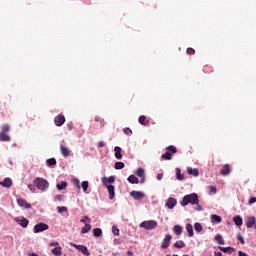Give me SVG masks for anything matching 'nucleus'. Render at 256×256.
I'll list each match as a JSON object with an SVG mask.
<instances>
[{"label":"nucleus","instance_id":"nucleus-1","mask_svg":"<svg viewBox=\"0 0 256 256\" xmlns=\"http://www.w3.org/2000/svg\"><path fill=\"white\" fill-rule=\"evenodd\" d=\"M182 207H187V205H199V195L197 193H191L185 195L180 201Z\"/></svg>","mask_w":256,"mask_h":256},{"label":"nucleus","instance_id":"nucleus-2","mask_svg":"<svg viewBox=\"0 0 256 256\" xmlns=\"http://www.w3.org/2000/svg\"><path fill=\"white\" fill-rule=\"evenodd\" d=\"M33 185H35L39 191L45 193L49 189V181L45 178L37 177L33 180Z\"/></svg>","mask_w":256,"mask_h":256},{"label":"nucleus","instance_id":"nucleus-3","mask_svg":"<svg viewBox=\"0 0 256 256\" xmlns=\"http://www.w3.org/2000/svg\"><path fill=\"white\" fill-rule=\"evenodd\" d=\"M11 130V126L9 124H3L1 126V131H0V141H11V136L8 135L9 131Z\"/></svg>","mask_w":256,"mask_h":256},{"label":"nucleus","instance_id":"nucleus-4","mask_svg":"<svg viewBox=\"0 0 256 256\" xmlns=\"http://www.w3.org/2000/svg\"><path fill=\"white\" fill-rule=\"evenodd\" d=\"M157 225H158L157 221L147 220L140 223L139 227H141V229H146V231H152V229H155Z\"/></svg>","mask_w":256,"mask_h":256},{"label":"nucleus","instance_id":"nucleus-5","mask_svg":"<svg viewBox=\"0 0 256 256\" xmlns=\"http://www.w3.org/2000/svg\"><path fill=\"white\" fill-rule=\"evenodd\" d=\"M177 153V148L175 146H168L166 148V152L162 154V159H165L166 161H171V155Z\"/></svg>","mask_w":256,"mask_h":256},{"label":"nucleus","instance_id":"nucleus-6","mask_svg":"<svg viewBox=\"0 0 256 256\" xmlns=\"http://www.w3.org/2000/svg\"><path fill=\"white\" fill-rule=\"evenodd\" d=\"M70 246L71 247H75V249H77V251H80L82 255H86V256L91 255V253L89 252V249L87 248V246L77 245V244H75L73 242H70Z\"/></svg>","mask_w":256,"mask_h":256},{"label":"nucleus","instance_id":"nucleus-7","mask_svg":"<svg viewBox=\"0 0 256 256\" xmlns=\"http://www.w3.org/2000/svg\"><path fill=\"white\" fill-rule=\"evenodd\" d=\"M49 229V225L41 222L34 226L33 231L34 233H43V231H47Z\"/></svg>","mask_w":256,"mask_h":256},{"label":"nucleus","instance_id":"nucleus-8","mask_svg":"<svg viewBox=\"0 0 256 256\" xmlns=\"http://www.w3.org/2000/svg\"><path fill=\"white\" fill-rule=\"evenodd\" d=\"M15 221L18 225H20V227H23L24 229H26V227L29 225V220L23 216L16 217Z\"/></svg>","mask_w":256,"mask_h":256},{"label":"nucleus","instance_id":"nucleus-9","mask_svg":"<svg viewBox=\"0 0 256 256\" xmlns=\"http://www.w3.org/2000/svg\"><path fill=\"white\" fill-rule=\"evenodd\" d=\"M101 181H102L104 187H110V186H112L111 183H113L115 181V176L102 177Z\"/></svg>","mask_w":256,"mask_h":256},{"label":"nucleus","instance_id":"nucleus-10","mask_svg":"<svg viewBox=\"0 0 256 256\" xmlns=\"http://www.w3.org/2000/svg\"><path fill=\"white\" fill-rule=\"evenodd\" d=\"M130 195L135 201H139L140 199H145V194H143V192L141 191H132L130 192Z\"/></svg>","mask_w":256,"mask_h":256},{"label":"nucleus","instance_id":"nucleus-11","mask_svg":"<svg viewBox=\"0 0 256 256\" xmlns=\"http://www.w3.org/2000/svg\"><path fill=\"white\" fill-rule=\"evenodd\" d=\"M17 203L22 209H31V204H29L27 200L23 198H18Z\"/></svg>","mask_w":256,"mask_h":256},{"label":"nucleus","instance_id":"nucleus-12","mask_svg":"<svg viewBox=\"0 0 256 256\" xmlns=\"http://www.w3.org/2000/svg\"><path fill=\"white\" fill-rule=\"evenodd\" d=\"M171 239H173V237L169 234H167L165 236V238L163 239V242H162V249H167V247H169V245H171Z\"/></svg>","mask_w":256,"mask_h":256},{"label":"nucleus","instance_id":"nucleus-13","mask_svg":"<svg viewBox=\"0 0 256 256\" xmlns=\"http://www.w3.org/2000/svg\"><path fill=\"white\" fill-rule=\"evenodd\" d=\"M54 123L57 127H61L65 123V116L58 115L54 118Z\"/></svg>","mask_w":256,"mask_h":256},{"label":"nucleus","instance_id":"nucleus-14","mask_svg":"<svg viewBox=\"0 0 256 256\" xmlns=\"http://www.w3.org/2000/svg\"><path fill=\"white\" fill-rule=\"evenodd\" d=\"M165 205L168 209H173L175 205H177V199L170 197L167 199V202Z\"/></svg>","mask_w":256,"mask_h":256},{"label":"nucleus","instance_id":"nucleus-15","mask_svg":"<svg viewBox=\"0 0 256 256\" xmlns=\"http://www.w3.org/2000/svg\"><path fill=\"white\" fill-rule=\"evenodd\" d=\"M253 225H256V219L255 216H250L246 220V227L247 229H251Z\"/></svg>","mask_w":256,"mask_h":256},{"label":"nucleus","instance_id":"nucleus-16","mask_svg":"<svg viewBox=\"0 0 256 256\" xmlns=\"http://www.w3.org/2000/svg\"><path fill=\"white\" fill-rule=\"evenodd\" d=\"M13 185V180L11 178H5L3 181H0L1 187H6L9 189Z\"/></svg>","mask_w":256,"mask_h":256},{"label":"nucleus","instance_id":"nucleus-17","mask_svg":"<svg viewBox=\"0 0 256 256\" xmlns=\"http://www.w3.org/2000/svg\"><path fill=\"white\" fill-rule=\"evenodd\" d=\"M51 253L54 256H61L63 255V248L61 246H57L51 250Z\"/></svg>","mask_w":256,"mask_h":256},{"label":"nucleus","instance_id":"nucleus-18","mask_svg":"<svg viewBox=\"0 0 256 256\" xmlns=\"http://www.w3.org/2000/svg\"><path fill=\"white\" fill-rule=\"evenodd\" d=\"M187 173H188V175H193V177H199V169H197V168L188 167Z\"/></svg>","mask_w":256,"mask_h":256},{"label":"nucleus","instance_id":"nucleus-19","mask_svg":"<svg viewBox=\"0 0 256 256\" xmlns=\"http://www.w3.org/2000/svg\"><path fill=\"white\" fill-rule=\"evenodd\" d=\"M106 189L109 193V199H114L115 198V186H106Z\"/></svg>","mask_w":256,"mask_h":256},{"label":"nucleus","instance_id":"nucleus-20","mask_svg":"<svg viewBox=\"0 0 256 256\" xmlns=\"http://www.w3.org/2000/svg\"><path fill=\"white\" fill-rule=\"evenodd\" d=\"M60 150L63 157H69V155H71V150H69L66 146L60 145Z\"/></svg>","mask_w":256,"mask_h":256},{"label":"nucleus","instance_id":"nucleus-21","mask_svg":"<svg viewBox=\"0 0 256 256\" xmlns=\"http://www.w3.org/2000/svg\"><path fill=\"white\" fill-rule=\"evenodd\" d=\"M229 173H231V168L229 167L228 164H225V165L222 167V169H221V171H220V174L225 176V175H229Z\"/></svg>","mask_w":256,"mask_h":256},{"label":"nucleus","instance_id":"nucleus-22","mask_svg":"<svg viewBox=\"0 0 256 256\" xmlns=\"http://www.w3.org/2000/svg\"><path fill=\"white\" fill-rule=\"evenodd\" d=\"M128 183H131L132 185H137L139 183V178H137L135 175H130L127 178Z\"/></svg>","mask_w":256,"mask_h":256},{"label":"nucleus","instance_id":"nucleus-23","mask_svg":"<svg viewBox=\"0 0 256 256\" xmlns=\"http://www.w3.org/2000/svg\"><path fill=\"white\" fill-rule=\"evenodd\" d=\"M233 222L235 223V225L237 227H241V225H243V218H241V216L237 215L233 217Z\"/></svg>","mask_w":256,"mask_h":256},{"label":"nucleus","instance_id":"nucleus-24","mask_svg":"<svg viewBox=\"0 0 256 256\" xmlns=\"http://www.w3.org/2000/svg\"><path fill=\"white\" fill-rule=\"evenodd\" d=\"M114 155H115L116 159H122L123 158V155L121 154V147L116 146L114 148Z\"/></svg>","mask_w":256,"mask_h":256},{"label":"nucleus","instance_id":"nucleus-25","mask_svg":"<svg viewBox=\"0 0 256 256\" xmlns=\"http://www.w3.org/2000/svg\"><path fill=\"white\" fill-rule=\"evenodd\" d=\"M214 239L218 245H225V240H223V236H221V234H216Z\"/></svg>","mask_w":256,"mask_h":256},{"label":"nucleus","instance_id":"nucleus-26","mask_svg":"<svg viewBox=\"0 0 256 256\" xmlns=\"http://www.w3.org/2000/svg\"><path fill=\"white\" fill-rule=\"evenodd\" d=\"M176 178L178 181H185V175L181 174V169L176 168Z\"/></svg>","mask_w":256,"mask_h":256},{"label":"nucleus","instance_id":"nucleus-27","mask_svg":"<svg viewBox=\"0 0 256 256\" xmlns=\"http://www.w3.org/2000/svg\"><path fill=\"white\" fill-rule=\"evenodd\" d=\"M173 231L175 235H181L183 233V227H181L180 225H175L173 227Z\"/></svg>","mask_w":256,"mask_h":256},{"label":"nucleus","instance_id":"nucleus-28","mask_svg":"<svg viewBox=\"0 0 256 256\" xmlns=\"http://www.w3.org/2000/svg\"><path fill=\"white\" fill-rule=\"evenodd\" d=\"M56 188L58 189V191H63L67 189V183L65 181H62L61 183H58L56 185Z\"/></svg>","mask_w":256,"mask_h":256},{"label":"nucleus","instance_id":"nucleus-29","mask_svg":"<svg viewBox=\"0 0 256 256\" xmlns=\"http://www.w3.org/2000/svg\"><path fill=\"white\" fill-rule=\"evenodd\" d=\"M210 219L212 223H221L222 221L221 216H217L215 214L211 215Z\"/></svg>","mask_w":256,"mask_h":256},{"label":"nucleus","instance_id":"nucleus-30","mask_svg":"<svg viewBox=\"0 0 256 256\" xmlns=\"http://www.w3.org/2000/svg\"><path fill=\"white\" fill-rule=\"evenodd\" d=\"M186 231H187L189 237H193V235H194V233H193V225L186 224Z\"/></svg>","mask_w":256,"mask_h":256},{"label":"nucleus","instance_id":"nucleus-31","mask_svg":"<svg viewBox=\"0 0 256 256\" xmlns=\"http://www.w3.org/2000/svg\"><path fill=\"white\" fill-rule=\"evenodd\" d=\"M80 223H84V225H91V218H89V216H83Z\"/></svg>","mask_w":256,"mask_h":256},{"label":"nucleus","instance_id":"nucleus-32","mask_svg":"<svg viewBox=\"0 0 256 256\" xmlns=\"http://www.w3.org/2000/svg\"><path fill=\"white\" fill-rule=\"evenodd\" d=\"M93 235L94 237H101V235H103V230H101L100 228H94Z\"/></svg>","mask_w":256,"mask_h":256},{"label":"nucleus","instance_id":"nucleus-33","mask_svg":"<svg viewBox=\"0 0 256 256\" xmlns=\"http://www.w3.org/2000/svg\"><path fill=\"white\" fill-rule=\"evenodd\" d=\"M174 247L176 249H183V247H185V242L178 240L176 243H174Z\"/></svg>","mask_w":256,"mask_h":256},{"label":"nucleus","instance_id":"nucleus-34","mask_svg":"<svg viewBox=\"0 0 256 256\" xmlns=\"http://www.w3.org/2000/svg\"><path fill=\"white\" fill-rule=\"evenodd\" d=\"M220 251H222L223 253H228V251H230V253H233V251H235V248L233 247H219Z\"/></svg>","mask_w":256,"mask_h":256},{"label":"nucleus","instance_id":"nucleus-35","mask_svg":"<svg viewBox=\"0 0 256 256\" xmlns=\"http://www.w3.org/2000/svg\"><path fill=\"white\" fill-rule=\"evenodd\" d=\"M135 174L137 175V177H145V169L143 168H138L135 172Z\"/></svg>","mask_w":256,"mask_h":256},{"label":"nucleus","instance_id":"nucleus-36","mask_svg":"<svg viewBox=\"0 0 256 256\" xmlns=\"http://www.w3.org/2000/svg\"><path fill=\"white\" fill-rule=\"evenodd\" d=\"M80 188L83 189L84 193H87V190L89 189V181H83Z\"/></svg>","mask_w":256,"mask_h":256},{"label":"nucleus","instance_id":"nucleus-37","mask_svg":"<svg viewBox=\"0 0 256 256\" xmlns=\"http://www.w3.org/2000/svg\"><path fill=\"white\" fill-rule=\"evenodd\" d=\"M89 231H91V224H87L81 229L82 235H85V233H89Z\"/></svg>","mask_w":256,"mask_h":256},{"label":"nucleus","instance_id":"nucleus-38","mask_svg":"<svg viewBox=\"0 0 256 256\" xmlns=\"http://www.w3.org/2000/svg\"><path fill=\"white\" fill-rule=\"evenodd\" d=\"M194 229L197 233H201V231H203V225H201V223H195L194 224Z\"/></svg>","mask_w":256,"mask_h":256},{"label":"nucleus","instance_id":"nucleus-39","mask_svg":"<svg viewBox=\"0 0 256 256\" xmlns=\"http://www.w3.org/2000/svg\"><path fill=\"white\" fill-rule=\"evenodd\" d=\"M67 211H68V209L65 206H58L57 207V212L58 213H67Z\"/></svg>","mask_w":256,"mask_h":256},{"label":"nucleus","instance_id":"nucleus-40","mask_svg":"<svg viewBox=\"0 0 256 256\" xmlns=\"http://www.w3.org/2000/svg\"><path fill=\"white\" fill-rule=\"evenodd\" d=\"M72 183H74L76 188L81 189V183H80L79 179H77V178L72 179Z\"/></svg>","mask_w":256,"mask_h":256},{"label":"nucleus","instance_id":"nucleus-41","mask_svg":"<svg viewBox=\"0 0 256 256\" xmlns=\"http://www.w3.org/2000/svg\"><path fill=\"white\" fill-rule=\"evenodd\" d=\"M28 189L31 191V193H37V188L35 184H28Z\"/></svg>","mask_w":256,"mask_h":256},{"label":"nucleus","instance_id":"nucleus-42","mask_svg":"<svg viewBox=\"0 0 256 256\" xmlns=\"http://www.w3.org/2000/svg\"><path fill=\"white\" fill-rule=\"evenodd\" d=\"M47 164L51 167L53 165H57V160L55 158H50L47 160Z\"/></svg>","mask_w":256,"mask_h":256},{"label":"nucleus","instance_id":"nucleus-43","mask_svg":"<svg viewBox=\"0 0 256 256\" xmlns=\"http://www.w3.org/2000/svg\"><path fill=\"white\" fill-rule=\"evenodd\" d=\"M125 167V163L123 162H116L115 169H123Z\"/></svg>","mask_w":256,"mask_h":256},{"label":"nucleus","instance_id":"nucleus-44","mask_svg":"<svg viewBox=\"0 0 256 256\" xmlns=\"http://www.w3.org/2000/svg\"><path fill=\"white\" fill-rule=\"evenodd\" d=\"M237 239L238 241H240L241 245H245V239L243 238V236H241V234H237Z\"/></svg>","mask_w":256,"mask_h":256},{"label":"nucleus","instance_id":"nucleus-45","mask_svg":"<svg viewBox=\"0 0 256 256\" xmlns=\"http://www.w3.org/2000/svg\"><path fill=\"white\" fill-rule=\"evenodd\" d=\"M112 233L113 235H119V228L117 226H112Z\"/></svg>","mask_w":256,"mask_h":256},{"label":"nucleus","instance_id":"nucleus-46","mask_svg":"<svg viewBox=\"0 0 256 256\" xmlns=\"http://www.w3.org/2000/svg\"><path fill=\"white\" fill-rule=\"evenodd\" d=\"M138 121H139V123H140L141 125H145V121H146L145 116H140L139 119H138Z\"/></svg>","mask_w":256,"mask_h":256},{"label":"nucleus","instance_id":"nucleus-47","mask_svg":"<svg viewBox=\"0 0 256 256\" xmlns=\"http://www.w3.org/2000/svg\"><path fill=\"white\" fill-rule=\"evenodd\" d=\"M123 131H124L125 135H132V133H133V131L129 128H124Z\"/></svg>","mask_w":256,"mask_h":256},{"label":"nucleus","instance_id":"nucleus-48","mask_svg":"<svg viewBox=\"0 0 256 256\" xmlns=\"http://www.w3.org/2000/svg\"><path fill=\"white\" fill-rule=\"evenodd\" d=\"M49 247H59V242L57 241L50 242Z\"/></svg>","mask_w":256,"mask_h":256},{"label":"nucleus","instance_id":"nucleus-49","mask_svg":"<svg viewBox=\"0 0 256 256\" xmlns=\"http://www.w3.org/2000/svg\"><path fill=\"white\" fill-rule=\"evenodd\" d=\"M54 201H63V195L54 196Z\"/></svg>","mask_w":256,"mask_h":256},{"label":"nucleus","instance_id":"nucleus-50","mask_svg":"<svg viewBox=\"0 0 256 256\" xmlns=\"http://www.w3.org/2000/svg\"><path fill=\"white\" fill-rule=\"evenodd\" d=\"M187 53H188V55H194L195 49H193V48H188V49H187Z\"/></svg>","mask_w":256,"mask_h":256},{"label":"nucleus","instance_id":"nucleus-51","mask_svg":"<svg viewBox=\"0 0 256 256\" xmlns=\"http://www.w3.org/2000/svg\"><path fill=\"white\" fill-rule=\"evenodd\" d=\"M209 189H210V193H214V194L217 193V188L215 186H210Z\"/></svg>","mask_w":256,"mask_h":256},{"label":"nucleus","instance_id":"nucleus-52","mask_svg":"<svg viewBox=\"0 0 256 256\" xmlns=\"http://www.w3.org/2000/svg\"><path fill=\"white\" fill-rule=\"evenodd\" d=\"M253 203H256V198L252 197L249 199V205H253Z\"/></svg>","mask_w":256,"mask_h":256},{"label":"nucleus","instance_id":"nucleus-53","mask_svg":"<svg viewBox=\"0 0 256 256\" xmlns=\"http://www.w3.org/2000/svg\"><path fill=\"white\" fill-rule=\"evenodd\" d=\"M195 205H197L195 208V211H203V207H201L200 204H195Z\"/></svg>","mask_w":256,"mask_h":256},{"label":"nucleus","instance_id":"nucleus-54","mask_svg":"<svg viewBox=\"0 0 256 256\" xmlns=\"http://www.w3.org/2000/svg\"><path fill=\"white\" fill-rule=\"evenodd\" d=\"M98 147L99 149H101V147H105V142L104 141L98 142Z\"/></svg>","mask_w":256,"mask_h":256},{"label":"nucleus","instance_id":"nucleus-55","mask_svg":"<svg viewBox=\"0 0 256 256\" xmlns=\"http://www.w3.org/2000/svg\"><path fill=\"white\" fill-rule=\"evenodd\" d=\"M157 179H158V181H161V179H163V173H159L157 175Z\"/></svg>","mask_w":256,"mask_h":256},{"label":"nucleus","instance_id":"nucleus-56","mask_svg":"<svg viewBox=\"0 0 256 256\" xmlns=\"http://www.w3.org/2000/svg\"><path fill=\"white\" fill-rule=\"evenodd\" d=\"M238 256H247V253H244L243 251H238Z\"/></svg>","mask_w":256,"mask_h":256},{"label":"nucleus","instance_id":"nucleus-57","mask_svg":"<svg viewBox=\"0 0 256 256\" xmlns=\"http://www.w3.org/2000/svg\"><path fill=\"white\" fill-rule=\"evenodd\" d=\"M67 127H68L69 131H71V129H73V124H72V122L68 123Z\"/></svg>","mask_w":256,"mask_h":256},{"label":"nucleus","instance_id":"nucleus-58","mask_svg":"<svg viewBox=\"0 0 256 256\" xmlns=\"http://www.w3.org/2000/svg\"><path fill=\"white\" fill-rule=\"evenodd\" d=\"M140 183H141V185H143V183H145V176L140 177Z\"/></svg>","mask_w":256,"mask_h":256},{"label":"nucleus","instance_id":"nucleus-59","mask_svg":"<svg viewBox=\"0 0 256 256\" xmlns=\"http://www.w3.org/2000/svg\"><path fill=\"white\" fill-rule=\"evenodd\" d=\"M214 256H223V255L221 254V252H215Z\"/></svg>","mask_w":256,"mask_h":256},{"label":"nucleus","instance_id":"nucleus-60","mask_svg":"<svg viewBox=\"0 0 256 256\" xmlns=\"http://www.w3.org/2000/svg\"><path fill=\"white\" fill-rule=\"evenodd\" d=\"M28 256H39L36 253L32 252V253H28Z\"/></svg>","mask_w":256,"mask_h":256},{"label":"nucleus","instance_id":"nucleus-61","mask_svg":"<svg viewBox=\"0 0 256 256\" xmlns=\"http://www.w3.org/2000/svg\"><path fill=\"white\" fill-rule=\"evenodd\" d=\"M95 121H101V118L99 116H96Z\"/></svg>","mask_w":256,"mask_h":256},{"label":"nucleus","instance_id":"nucleus-62","mask_svg":"<svg viewBox=\"0 0 256 256\" xmlns=\"http://www.w3.org/2000/svg\"><path fill=\"white\" fill-rule=\"evenodd\" d=\"M127 255H133V252H131V251H127Z\"/></svg>","mask_w":256,"mask_h":256}]
</instances>
